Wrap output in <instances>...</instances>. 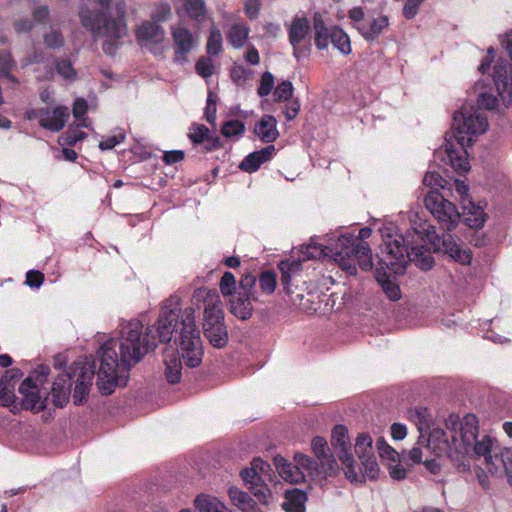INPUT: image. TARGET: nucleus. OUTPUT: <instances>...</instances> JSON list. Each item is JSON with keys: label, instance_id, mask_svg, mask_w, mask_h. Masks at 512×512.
<instances>
[{"label": "nucleus", "instance_id": "nucleus-48", "mask_svg": "<svg viewBox=\"0 0 512 512\" xmlns=\"http://www.w3.org/2000/svg\"><path fill=\"white\" fill-rule=\"evenodd\" d=\"M259 285L264 293L272 294L277 285L276 274L271 271L262 272L259 276Z\"/></svg>", "mask_w": 512, "mask_h": 512}, {"label": "nucleus", "instance_id": "nucleus-28", "mask_svg": "<svg viewBox=\"0 0 512 512\" xmlns=\"http://www.w3.org/2000/svg\"><path fill=\"white\" fill-rule=\"evenodd\" d=\"M254 133L266 143H271L277 139L279 132L277 130V121L271 115H265L256 124Z\"/></svg>", "mask_w": 512, "mask_h": 512}, {"label": "nucleus", "instance_id": "nucleus-53", "mask_svg": "<svg viewBox=\"0 0 512 512\" xmlns=\"http://www.w3.org/2000/svg\"><path fill=\"white\" fill-rule=\"evenodd\" d=\"M87 112V102L80 98L74 102L73 105V116L76 119V122H79L80 126H89L90 123L88 118L85 117Z\"/></svg>", "mask_w": 512, "mask_h": 512}, {"label": "nucleus", "instance_id": "nucleus-58", "mask_svg": "<svg viewBox=\"0 0 512 512\" xmlns=\"http://www.w3.org/2000/svg\"><path fill=\"white\" fill-rule=\"evenodd\" d=\"M274 87V76L270 72H265L261 76L260 85L257 93L260 97L269 95Z\"/></svg>", "mask_w": 512, "mask_h": 512}, {"label": "nucleus", "instance_id": "nucleus-46", "mask_svg": "<svg viewBox=\"0 0 512 512\" xmlns=\"http://www.w3.org/2000/svg\"><path fill=\"white\" fill-rule=\"evenodd\" d=\"M294 462L296 466L300 467L301 470L304 471V477L306 474L311 476L317 471L316 461L305 454L296 453L294 456Z\"/></svg>", "mask_w": 512, "mask_h": 512}, {"label": "nucleus", "instance_id": "nucleus-64", "mask_svg": "<svg viewBox=\"0 0 512 512\" xmlns=\"http://www.w3.org/2000/svg\"><path fill=\"white\" fill-rule=\"evenodd\" d=\"M402 460L400 458L396 463L388 464L390 477L394 480L400 481L406 478V469L401 465Z\"/></svg>", "mask_w": 512, "mask_h": 512}, {"label": "nucleus", "instance_id": "nucleus-19", "mask_svg": "<svg viewBox=\"0 0 512 512\" xmlns=\"http://www.w3.org/2000/svg\"><path fill=\"white\" fill-rule=\"evenodd\" d=\"M310 32V23L305 17H295L289 26V42L293 47L294 56L299 59V45L305 41Z\"/></svg>", "mask_w": 512, "mask_h": 512}, {"label": "nucleus", "instance_id": "nucleus-50", "mask_svg": "<svg viewBox=\"0 0 512 512\" xmlns=\"http://www.w3.org/2000/svg\"><path fill=\"white\" fill-rule=\"evenodd\" d=\"M220 291L223 296L232 297L236 290V279L235 276L231 272H225L220 280Z\"/></svg>", "mask_w": 512, "mask_h": 512}, {"label": "nucleus", "instance_id": "nucleus-44", "mask_svg": "<svg viewBox=\"0 0 512 512\" xmlns=\"http://www.w3.org/2000/svg\"><path fill=\"white\" fill-rule=\"evenodd\" d=\"M476 89L478 90V108H485L487 110H492L496 107L498 103V99L493 94L489 93L483 86L477 84Z\"/></svg>", "mask_w": 512, "mask_h": 512}, {"label": "nucleus", "instance_id": "nucleus-11", "mask_svg": "<svg viewBox=\"0 0 512 512\" xmlns=\"http://www.w3.org/2000/svg\"><path fill=\"white\" fill-rule=\"evenodd\" d=\"M171 35L175 45L173 60L175 63L184 64L188 61V54L199 44L198 35L192 33L182 21L171 26Z\"/></svg>", "mask_w": 512, "mask_h": 512}, {"label": "nucleus", "instance_id": "nucleus-61", "mask_svg": "<svg viewBox=\"0 0 512 512\" xmlns=\"http://www.w3.org/2000/svg\"><path fill=\"white\" fill-rule=\"evenodd\" d=\"M445 180L436 171H428L423 178V183L427 187H431L432 190H436V187L444 188Z\"/></svg>", "mask_w": 512, "mask_h": 512}, {"label": "nucleus", "instance_id": "nucleus-38", "mask_svg": "<svg viewBox=\"0 0 512 512\" xmlns=\"http://www.w3.org/2000/svg\"><path fill=\"white\" fill-rule=\"evenodd\" d=\"M164 364L167 381L171 384L178 383L181 379L182 369L180 359L174 353H172L170 356H165Z\"/></svg>", "mask_w": 512, "mask_h": 512}, {"label": "nucleus", "instance_id": "nucleus-35", "mask_svg": "<svg viewBox=\"0 0 512 512\" xmlns=\"http://www.w3.org/2000/svg\"><path fill=\"white\" fill-rule=\"evenodd\" d=\"M307 495L298 489L286 491L285 501L282 504L286 512H304Z\"/></svg>", "mask_w": 512, "mask_h": 512}, {"label": "nucleus", "instance_id": "nucleus-62", "mask_svg": "<svg viewBox=\"0 0 512 512\" xmlns=\"http://www.w3.org/2000/svg\"><path fill=\"white\" fill-rule=\"evenodd\" d=\"M261 8V0H245L244 12L250 20L258 18Z\"/></svg>", "mask_w": 512, "mask_h": 512}, {"label": "nucleus", "instance_id": "nucleus-23", "mask_svg": "<svg viewBox=\"0 0 512 512\" xmlns=\"http://www.w3.org/2000/svg\"><path fill=\"white\" fill-rule=\"evenodd\" d=\"M19 393L23 396V405L26 409H43L44 403L38 394V388L31 378H26L19 386Z\"/></svg>", "mask_w": 512, "mask_h": 512}, {"label": "nucleus", "instance_id": "nucleus-24", "mask_svg": "<svg viewBox=\"0 0 512 512\" xmlns=\"http://www.w3.org/2000/svg\"><path fill=\"white\" fill-rule=\"evenodd\" d=\"M21 376L18 369L5 372L0 380V404L8 406L13 402L16 380Z\"/></svg>", "mask_w": 512, "mask_h": 512}, {"label": "nucleus", "instance_id": "nucleus-41", "mask_svg": "<svg viewBox=\"0 0 512 512\" xmlns=\"http://www.w3.org/2000/svg\"><path fill=\"white\" fill-rule=\"evenodd\" d=\"M409 417L415 422L420 436L418 438V443L424 440V431L429 429L428 419H427V409L419 408L409 412Z\"/></svg>", "mask_w": 512, "mask_h": 512}, {"label": "nucleus", "instance_id": "nucleus-36", "mask_svg": "<svg viewBox=\"0 0 512 512\" xmlns=\"http://www.w3.org/2000/svg\"><path fill=\"white\" fill-rule=\"evenodd\" d=\"M228 495L232 504L243 512H257L256 502L246 492L231 487L228 490Z\"/></svg>", "mask_w": 512, "mask_h": 512}, {"label": "nucleus", "instance_id": "nucleus-9", "mask_svg": "<svg viewBox=\"0 0 512 512\" xmlns=\"http://www.w3.org/2000/svg\"><path fill=\"white\" fill-rule=\"evenodd\" d=\"M256 281V276L244 275L240 280L237 291L230 298V312L241 320H247L252 316L253 303L258 301L255 289Z\"/></svg>", "mask_w": 512, "mask_h": 512}, {"label": "nucleus", "instance_id": "nucleus-63", "mask_svg": "<svg viewBox=\"0 0 512 512\" xmlns=\"http://www.w3.org/2000/svg\"><path fill=\"white\" fill-rule=\"evenodd\" d=\"M424 0H407L403 7V16L410 20L413 19L419 11L420 5Z\"/></svg>", "mask_w": 512, "mask_h": 512}, {"label": "nucleus", "instance_id": "nucleus-27", "mask_svg": "<svg viewBox=\"0 0 512 512\" xmlns=\"http://www.w3.org/2000/svg\"><path fill=\"white\" fill-rule=\"evenodd\" d=\"M311 448L315 456L321 462L323 470L330 471L334 469L336 466V460L330 453V448L324 438L320 436L314 437L311 442Z\"/></svg>", "mask_w": 512, "mask_h": 512}, {"label": "nucleus", "instance_id": "nucleus-15", "mask_svg": "<svg viewBox=\"0 0 512 512\" xmlns=\"http://www.w3.org/2000/svg\"><path fill=\"white\" fill-rule=\"evenodd\" d=\"M165 37V29L151 20L142 22L136 29V39L142 47L157 46L165 40Z\"/></svg>", "mask_w": 512, "mask_h": 512}, {"label": "nucleus", "instance_id": "nucleus-14", "mask_svg": "<svg viewBox=\"0 0 512 512\" xmlns=\"http://www.w3.org/2000/svg\"><path fill=\"white\" fill-rule=\"evenodd\" d=\"M247 488L254 494L258 501L264 505H269L273 502L274 496L264 483L262 475L259 474L252 466L243 469L240 473Z\"/></svg>", "mask_w": 512, "mask_h": 512}, {"label": "nucleus", "instance_id": "nucleus-18", "mask_svg": "<svg viewBox=\"0 0 512 512\" xmlns=\"http://www.w3.org/2000/svg\"><path fill=\"white\" fill-rule=\"evenodd\" d=\"M389 25V17L380 15L376 18L368 19L364 24L359 25L358 32L367 42L373 43L388 30Z\"/></svg>", "mask_w": 512, "mask_h": 512}, {"label": "nucleus", "instance_id": "nucleus-10", "mask_svg": "<svg viewBox=\"0 0 512 512\" xmlns=\"http://www.w3.org/2000/svg\"><path fill=\"white\" fill-rule=\"evenodd\" d=\"M205 304L203 313V325L212 324V326L224 324V312L222 301L216 290L207 288H197L192 295V302Z\"/></svg>", "mask_w": 512, "mask_h": 512}, {"label": "nucleus", "instance_id": "nucleus-16", "mask_svg": "<svg viewBox=\"0 0 512 512\" xmlns=\"http://www.w3.org/2000/svg\"><path fill=\"white\" fill-rule=\"evenodd\" d=\"M95 374L94 364L86 363L83 366L79 367L75 375L77 379L75 381L74 394L73 399L74 403L77 405L82 404V402L86 399L89 394L90 387L92 385V381Z\"/></svg>", "mask_w": 512, "mask_h": 512}, {"label": "nucleus", "instance_id": "nucleus-32", "mask_svg": "<svg viewBox=\"0 0 512 512\" xmlns=\"http://www.w3.org/2000/svg\"><path fill=\"white\" fill-rule=\"evenodd\" d=\"M280 271H281V285L283 286V289L286 294L292 293L291 289V281L292 278L298 274L301 269L302 265L300 261H281L278 265Z\"/></svg>", "mask_w": 512, "mask_h": 512}, {"label": "nucleus", "instance_id": "nucleus-57", "mask_svg": "<svg viewBox=\"0 0 512 512\" xmlns=\"http://www.w3.org/2000/svg\"><path fill=\"white\" fill-rule=\"evenodd\" d=\"M195 69L203 78H208L214 74V64L210 58H200L196 62Z\"/></svg>", "mask_w": 512, "mask_h": 512}, {"label": "nucleus", "instance_id": "nucleus-33", "mask_svg": "<svg viewBox=\"0 0 512 512\" xmlns=\"http://www.w3.org/2000/svg\"><path fill=\"white\" fill-rule=\"evenodd\" d=\"M203 331L205 337L215 348H222L228 343V332L225 324L215 325L204 324Z\"/></svg>", "mask_w": 512, "mask_h": 512}, {"label": "nucleus", "instance_id": "nucleus-6", "mask_svg": "<svg viewBox=\"0 0 512 512\" xmlns=\"http://www.w3.org/2000/svg\"><path fill=\"white\" fill-rule=\"evenodd\" d=\"M356 241L352 236H339L332 249L335 262L350 274L356 273V262L364 271H370L374 266L368 243Z\"/></svg>", "mask_w": 512, "mask_h": 512}, {"label": "nucleus", "instance_id": "nucleus-29", "mask_svg": "<svg viewBox=\"0 0 512 512\" xmlns=\"http://www.w3.org/2000/svg\"><path fill=\"white\" fill-rule=\"evenodd\" d=\"M313 30L315 34V45L319 50H324L328 47L331 36L332 27H328L324 21L323 15L319 12L314 14L313 17Z\"/></svg>", "mask_w": 512, "mask_h": 512}, {"label": "nucleus", "instance_id": "nucleus-37", "mask_svg": "<svg viewBox=\"0 0 512 512\" xmlns=\"http://www.w3.org/2000/svg\"><path fill=\"white\" fill-rule=\"evenodd\" d=\"M335 248V243L328 245L310 243L305 247L303 253V260L320 259L322 257H331L335 261V255L332 249Z\"/></svg>", "mask_w": 512, "mask_h": 512}, {"label": "nucleus", "instance_id": "nucleus-56", "mask_svg": "<svg viewBox=\"0 0 512 512\" xmlns=\"http://www.w3.org/2000/svg\"><path fill=\"white\" fill-rule=\"evenodd\" d=\"M171 16V6L168 2H161L156 5L155 10L151 15V21L160 23L169 19Z\"/></svg>", "mask_w": 512, "mask_h": 512}, {"label": "nucleus", "instance_id": "nucleus-34", "mask_svg": "<svg viewBox=\"0 0 512 512\" xmlns=\"http://www.w3.org/2000/svg\"><path fill=\"white\" fill-rule=\"evenodd\" d=\"M184 10L188 17L197 24L204 23L208 12L204 0H182Z\"/></svg>", "mask_w": 512, "mask_h": 512}, {"label": "nucleus", "instance_id": "nucleus-55", "mask_svg": "<svg viewBox=\"0 0 512 512\" xmlns=\"http://www.w3.org/2000/svg\"><path fill=\"white\" fill-rule=\"evenodd\" d=\"M245 131V125L240 120H230L223 124L222 134L225 137L240 136Z\"/></svg>", "mask_w": 512, "mask_h": 512}, {"label": "nucleus", "instance_id": "nucleus-42", "mask_svg": "<svg viewBox=\"0 0 512 512\" xmlns=\"http://www.w3.org/2000/svg\"><path fill=\"white\" fill-rule=\"evenodd\" d=\"M376 447L378 454L383 461L396 463L401 458L400 454L389 444H387L383 438H379L377 440Z\"/></svg>", "mask_w": 512, "mask_h": 512}, {"label": "nucleus", "instance_id": "nucleus-26", "mask_svg": "<svg viewBox=\"0 0 512 512\" xmlns=\"http://www.w3.org/2000/svg\"><path fill=\"white\" fill-rule=\"evenodd\" d=\"M462 213H460L463 222L472 229H479L484 226L485 213L479 205H475L474 202L468 200L464 202L462 206Z\"/></svg>", "mask_w": 512, "mask_h": 512}, {"label": "nucleus", "instance_id": "nucleus-54", "mask_svg": "<svg viewBox=\"0 0 512 512\" xmlns=\"http://www.w3.org/2000/svg\"><path fill=\"white\" fill-rule=\"evenodd\" d=\"M293 85L290 81H282L274 90L275 100L278 102L289 101L293 95Z\"/></svg>", "mask_w": 512, "mask_h": 512}, {"label": "nucleus", "instance_id": "nucleus-4", "mask_svg": "<svg viewBox=\"0 0 512 512\" xmlns=\"http://www.w3.org/2000/svg\"><path fill=\"white\" fill-rule=\"evenodd\" d=\"M488 126L485 114L473 105H463L454 113L453 131L445 138L444 152L448 164L457 172L465 173L470 169L466 148L475 141V137L485 133Z\"/></svg>", "mask_w": 512, "mask_h": 512}, {"label": "nucleus", "instance_id": "nucleus-39", "mask_svg": "<svg viewBox=\"0 0 512 512\" xmlns=\"http://www.w3.org/2000/svg\"><path fill=\"white\" fill-rule=\"evenodd\" d=\"M330 42L344 55H347L351 52L350 38L347 33H345L343 29L338 26H332V36Z\"/></svg>", "mask_w": 512, "mask_h": 512}, {"label": "nucleus", "instance_id": "nucleus-47", "mask_svg": "<svg viewBox=\"0 0 512 512\" xmlns=\"http://www.w3.org/2000/svg\"><path fill=\"white\" fill-rule=\"evenodd\" d=\"M43 41L46 47L51 49L61 48L65 42L61 31L54 27L43 35Z\"/></svg>", "mask_w": 512, "mask_h": 512}, {"label": "nucleus", "instance_id": "nucleus-7", "mask_svg": "<svg viewBox=\"0 0 512 512\" xmlns=\"http://www.w3.org/2000/svg\"><path fill=\"white\" fill-rule=\"evenodd\" d=\"M331 445L336 457L345 467L346 477L353 482H362V470L357 465L351 452L348 429L344 425H336L332 430Z\"/></svg>", "mask_w": 512, "mask_h": 512}, {"label": "nucleus", "instance_id": "nucleus-51", "mask_svg": "<svg viewBox=\"0 0 512 512\" xmlns=\"http://www.w3.org/2000/svg\"><path fill=\"white\" fill-rule=\"evenodd\" d=\"M126 138L125 132L121 128H117L114 131V134L111 136L106 137L99 143V148L101 150H111L116 145L122 143Z\"/></svg>", "mask_w": 512, "mask_h": 512}, {"label": "nucleus", "instance_id": "nucleus-22", "mask_svg": "<svg viewBox=\"0 0 512 512\" xmlns=\"http://www.w3.org/2000/svg\"><path fill=\"white\" fill-rule=\"evenodd\" d=\"M274 465L279 475L287 482L301 483L305 480L304 471L294 463L288 462L284 457L278 455L274 457Z\"/></svg>", "mask_w": 512, "mask_h": 512}, {"label": "nucleus", "instance_id": "nucleus-12", "mask_svg": "<svg viewBox=\"0 0 512 512\" xmlns=\"http://www.w3.org/2000/svg\"><path fill=\"white\" fill-rule=\"evenodd\" d=\"M355 453L361 461L364 469L363 477L374 480L379 474V465L374 453L373 440L369 433H359L354 444Z\"/></svg>", "mask_w": 512, "mask_h": 512}, {"label": "nucleus", "instance_id": "nucleus-8", "mask_svg": "<svg viewBox=\"0 0 512 512\" xmlns=\"http://www.w3.org/2000/svg\"><path fill=\"white\" fill-rule=\"evenodd\" d=\"M424 203L443 230L451 231L458 225L461 219L460 212L438 190L427 192Z\"/></svg>", "mask_w": 512, "mask_h": 512}, {"label": "nucleus", "instance_id": "nucleus-59", "mask_svg": "<svg viewBox=\"0 0 512 512\" xmlns=\"http://www.w3.org/2000/svg\"><path fill=\"white\" fill-rule=\"evenodd\" d=\"M251 72L241 65L232 67L230 76L232 81L237 85L244 84L250 78Z\"/></svg>", "mask_w": 512, "mask_h": 512}, {"label": "nucleus", "instance_id": "nucleus-5", "mask_svg": "<svg viewBox=\"0 0 512 512\" xmlns=\"http://www.w3.org/2000/svg\"><path fill=\"white\" fill-rule=\"evenodd\" d=\"M101 10L82 8L79 17L83 27L88 29L94 37L106 36L110 39H120L127 34L125 21L126 3L117 0L114 4L117 16L108 17L110 0H99Z\"/></svg>", "mask_w": 512, "mask_h": 512}, {"label": "nucleus", "instance_id": "nucleus-21", "mask_svg": "<svg viewBox=\"0 0 512 512\" xmlns=\"http://www.w3.org/2000/svg\"><path fill=\"white\" fill-rule=\"evenodd\" d=\"M72 388V379L69 374H60L52 386L53 403L57 407H63L69 400Z\"/></svg>", "mask_w": 512, "mask_h": 512}, {"label": "nucleus", "instance_id": "nucleus-20", "mask_svg": "<svg viewBox=\"0 0 512 512\" xmlns=\"http://www.w3.org/2000/svg\"><path fill=\"white\" fill-rule=\"evenodd\" d=\"M276 149L274 145H268L261 150L247 155L240 163L239 168L245 172L252 173L258 170L261 164L272 158Z\"/></svg>", "mask_w": 512, "mask_h": 512}, {"label": "nucleus", "instance_id": "nucleus-43", "mask_svg": "<svg viewBox=\"0 0 512 512\" xmlns=\"http://www.w3.org/2000/svg\"><path fill=\"white\" fill-rule=\"evenodd\" d=\"M222 34L219 29L213 27L210 30L206 50L209 55H218L222 50Z\"/></svg>", "mask_w": 512, "mask_h": 512}, {"label": "nucleus", "instance_id": "nucleus-45", "mask_svg": "<svg viewBox=\"0 0 512 512\" xmlns=\"http://www.w3.org/2000/svg\"><path fill=\"white\" fill-rule=\"evenodd\" d=\"M55 69L65 80L73 81L76 79L77 72L69 59H57L55 61Z\"/></svg>", "mask_w": 512, "mask_h": 512}, {"label": "nucleus", "instance_id": "nucleus-49", "mask_svg": "<svg viewBox=\"0 0 512 512\" xmlns=\"http://www.w3.org/2000/svg\"><path fill=\"white\" fill-rule=\"evenodd\" d=\"M82 127L83 126L79 125V122H77L76 125H71L63 136L64 143L73 146L77 142L85 139L87 134L80 130Z\"/></svg>", "mask_w": 512, "mask_h": 512}, {"label": "nucleus", "instance_id": "nucleus-13", "mask_svg": "<svg viewBox=\"0 0 512 512\" xmlns=\"http://www.w3.org/2000/svg\"><path fill=\"white\" fill-rule=\"evenodd\" d=\"M36 117L42 127L58 132L66 124L69 118V109L64 106H59L50 110L49 108L39 109L28 114V118Z\"/></svg>", "mask_w": 512, "mask_h": 512}, {"label": "nucleus", "instance_id": "nucleus-31", "mask_svg": "<svg viewBox=\"0 0 512 512\" xmlns=\"http://www.w3.org/2000/svg\"><path fill=\"white\" fill-rule=\"evenodd\" d=\"M194 507L198 512H230L217 497L204 493L195 498Z\"/></svg>", "mask_w": 512, "mask_h": 512}, {"label": "nucleus", "instance_id": "nucleus-2", "mask_svg": "<svg viewBox=\"0 0 512 512\" xmlns=\"http://www.w3.org/2000/svg\"><path fill=\"white\" fill-rule=\"evenodd\" d=\"M381 233L383 244L378 255L379 263L395 274H403L409 262L422 270L433 267L434 259L424 243L430 244L434 252L446 254L462 264H469L471 260L468 251L462 249L450 234L440 237L433 225L414 228L405 235L392 233L390 228L381 229Z\"/></svg>", "mask_w": 512, "mask_h": 512}, {"label": "nucleus", "instance_id": "nucleus-52", "mask_svg": "<svg viewBox=\"0 0 512 512\" xmlns=\"http://www.w3.org/2000/svg\"><path fill=\"white\" fill-rule=\"evenodd\" d=\"M13 66L14 62L11 54L9 52H0V75L16 83V78L10 74Z\"/></svg>", "mask_w": 512, "mask_h": 512}, {"label": "nucleus", "instance_id": "nucleus-17", "mask_svg": "<svg viewBox=\"0 0 512 512\" xmlns=\"http://www.w3.org/2000/svg\"><path fill=\"white\" fill-rule=\"evenodd\" d=\"M445 438H448V437H447V434H446V432L444 430H442L441 428L433 429L429 433V438L428 439H426L424 437V442H423V440L420 443L417 442V445L415 447H413L407 453V455L403 454V456H402L403 461L407 465H410V466H413L415 464L421 463L422 462V457H423V449L427 450L429 448V443H430L431 440L439 441V443H440L439 449L441 451L445 452V450L443 449V440Z\"/></svg>", "mask_w": 512, "mask_h": 512}, {"label": "nucleus", "instance_id": "nucleus-25", "mask_svg": "<svg viewBox=\"0 0 512 512\" xmlns=\"http://www.w3.org/2000/svg\"><path fill=\"white\" fill-rule=\"evenodd\" d=\"M194 145H203L205 151H211L219 146V140L210 136V130L202 124H193L188 133Z\"/></svg>", "mask_w": 512, "mask_h": 512}, {"label": "nucleus", "instance_id": "nucleus-40", "mask_svg": "<svg viewBox=\"0 0 512 512\" xmlns=\"http://www.w3.org/2000/svg\"><path fill=\"white\" fill-rule=\"evenodd\" d=\"M386 274L381 275L380 272L377 274V280L382 287L383 292L391 301H397L401 298V291L399 286L388 278H385Z\"/></svg>", "mask_w": 512, "mask_h": 512}, {"label": "nucleus", "instance_id": "nucleus-1", "mask_svg": "<svg viewBox=\"0 0 512 512\" xmlns=\"http://www.w3.org/2000/svg\"><path fill=\"white\" fill-rule=\"evenodd\" d=\"M182 359L194 368L201 364L203 345L196 326L195 308H182V300L172 295L162 302L160 314L153 325H144L138 319L121 324L118 339H110L101 347V364L97 386L104 395H110L116 386L125 385L129 370L144 356L154 352L159 343H169L174 334Z\"/></svg>", "mask_w": 512, "mask_h": 512}, {"label": "nucleus", "instance_id": "nucleus-3", "mask_svg": "<svg viewBox=\"0 0 512 512\" xmlns=\"http://www.w3.org/2000/svg\"><path fill=\"white\" fill-rule=\"evenodd\" d=\"M450 433L443 440L445 453L455 461H462L465 455L472 453L479 462L482 471L491 475L512 473V448H501L496 439L489 435H478V419L467 414L460 420L458 415L451 414L445 420Z\"/></svg>", "mask_w": 512, "mask_h": 512}, {"label": "nucleus", "instance_id": "nucleus-30", "mask_svg": "<svg viewBox=\"0 0 512 512\" xmlns=\"http://www.w3.org/2000/svg\"><path fill=\"white\" fill-rule=\"evenodd\" d=\"M249 33L250 28L245 22L236 21L227 32V40L233 48L240 49L246 45Z\"/></svg>", "mask_w": 512, "mask_h": 512}, {"label": "nucleus", "instance_id": "nucleus-60", "mask_svg": "<svg viewBox=\"0 0 512 512\" xmlns=\"http://www.w3.org/2000/svg\"><path fill=\"white\" fill-rule=\"evenodd\" d=\"M216 100L217 96L213 92L209 91L205 107V118L210 124H213L216 120Z\"/></svg>", "mask_w": 512, "mask_h": 512}]
</instances>
